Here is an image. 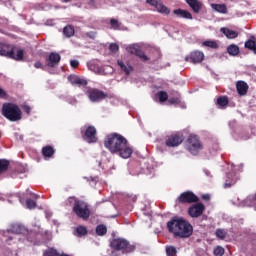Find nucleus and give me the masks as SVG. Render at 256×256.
I'll list each match as a JSON object with an SVG mask.
<instances>
[{
    "instance_id": "obj_1",
    "label": "nucleus",
    "mask_w": 256,
    "mask_h": 256,
    "mask_svg": "<svg viewBox=\"0 0 256 256\" xmlns=\"http://www.w3.org/2000/svg\"><path fill=\"white\" fill-rule=\"evenodd\" d=\"M104 147L112 153L118 154L122 159H129L133 155V147L129 141L119 133H110L104 138Z\"/></svg>"
},
{
    "instance_id": "obj_2",
    "label": "nucleus",
    "mask_w": 256,
    "mask_h": 256,
    "mask_svg": "<svg viewBox=\"0 0 256 256\" xmlns=\"http://www.w3.org/2000/svg\"><path fill=\"white\" fill-rule=\"evenodd\" d=\"M167 229L174 237L189 239L193 235V225L183 217L175 216L167 222Z\"/></svg>"
},
{
    "instance_id": "obj_3",
    "label": "nucleus",
    "mask_w": 256,
    "mask_h": 256,
    "mask_svg": "<svg viewBox=\"0 0 256 256\" xmlns=\"http://www.w3.org/2000/svg\"><path fill=\"white\" fill-rule=\"evenodd\" d=\"M0 57H7L14 61H23V49H17L15 45L0 41Z\"/></svg>"
},
{
    "instance_id": "obj_4",
    "label": "nucleus",
    "mask_w": 256,
    "mask_h": 256,
    "mask_svg": "<svg viewBox=\"0 0 256 256\" xmlns=\"http://www.w3.org/2000/svg\"><path fill=\"white\" fill-rule=\"evenodd\" d=\"M74 199V204L72 211L76 214V217L87 221L91 217V210L89 209V204L83 200L76 199L75 197H69L68 203L71 205V201Z\"/></svg>"
},
{
    "instance_id": "obj_5",
    "label": "nucleus",
    "mask_w": 256,
    "mask_h": 256,
    "mask_svg": "<svg viewBox=\"0 0 256 256\" xmlns=\"http://www.w3.org/2000/svg\"><path fill=\"white\" fill-rule=\"evenodd\" d=\"M2 115L8 121H21L23 119V113L21 112V108L17 106L15 103L6 102L2 105Z\"/></svg>"
},
{
    "instance_id": "obj_6",
    "label": "nucleus",
    "mask_w": 256,
    "mask_h": 256,
    "mask_svg": "<svg viewBox=\"0 0 256 256\" xmlns=\"http://www.w3.org/2000/svg\"><path fill=\"white\" fill-rule=\"evenodd\" d=\"M110 247L112 251H120L123 255L128 253H133L135 251V245L131 244L127 239L124 238H114L110 242Z\"/></svg>"
},
{
    "instance_id": "obj_7",
    "label": "nucleus",
    "mask_w": 256,
    "mask_h": 256,
    "mask_svg": "<svg viewBox=\"0 0 256 256\" xmlns=\"http://www.w3.org/2000/svg\"><path fill=\"white\" fill-rule=\"evenodd\" d=\"M186 149L191 155H199V151L203 150V143L199 140V136L190 135L186 142Z\"/></svg>"
},
{
    "instance_id": "obj_8",
    "label": "nucleus",
    "mask_w": 256,
    "mask_h": 256,
    "mask_svg": "<svg viewBox=\"0 0 256 256\" xmlns=\"http://www.w3.org/2000/svg\"><path fill=\"white\" fill-rule=\"evenodd\" d=\"M86 95L92 103H99V101H103V99H107L109 97L107 93L97 88H88Z\"/></svg>"
},
{
    "instance_id": "obj_9",
    "label": "nucleus",
    "mask_w": 256,
    "mask_h": 256,
    "mask_svg": "<svg viewBox=\"0 0 256 256\" xmlns=\"http://www.w3.org/2000/svg\"><path fill=\"white\" fill-rule=\"evenodd\" d=\"M183 141H185V136H183V133L175 132L166 136L165 145L166 147H179Z\"/></svg>"
},
{
    "instance_id": "obj_10",
    "label": "nucleus",
    "mask_w": 256,
    "mask_h": 256,
    "mask_svg": "<svg viewBox=\"0 0 256 256\" xmlns=\"http://www.w3.org/2000/svg\"><path fill=\"white\" fill-rule=\"evenodd\" d=\"M177 202L181 205H191V203H199V196H196L193 191H185L179 195Z\"/></svg>"
},
{
    "instance_id": "obj_11",
    "label": "nucleus",
    "mask_w": 256,
    "mask_h": 256,
    "mask_svg": "<svg viewBox=\"0 0 256 256\" xmlns=\"http://www.w3.org/2000/svg\"><path fill=\"white\" fill-rule=\"evenodd\" d=\"M204 59L205 54L199 50H194L190 52V54L185 56V61H187V63H193L194 65H196L197 63H203Z\"/></svg>"
},
{
    "instance_id": "obj_12",
    "label": "nucleus",
    "mask_w": 256,
    "mask_h": 256,
    "mask_svg": "<svg viewBox=\"0 0 256 256\" xmlns=\"http://www.w3.org/2000/svg\"><path fill=\"white\" fill-rule=\"evenodd\" d=\"M205 212V205L203 203L196 202V204L188 208V215L194 219L201 217Z\"/></svg>"
},
{
    "instance_id": "obj_13",
    "label": "nucleus",
    "mask_w": 256,
    "mask_h": 256,
    "mask_svg": "<svg viewBox=\"0 0 256 256\" xmlns=\"http://www.w3.org/2000/svg\"><path fill=\"white\" fill-rule=\"evenodd\" d=\"M82 137L87 143H97V128L95 126H88Z\"/></svg>"
},
{
    "instance_id": "obj_14",
    "label": "nucleus",
    "mask_w": 256,
    "mask_h": 256,
    "mask_svg": "<svg viewBox=\"0 0 256 256\" xmlns=\"http://www.w3.org/2000/svg\"><path fill=\"white\" fill-rule=\"evenodd\" d=\"M61 63V54L57 52H51L46 58V65L48 67H57Z\"/></svg>"
},
{
    "instance_id": "obj_15",
    "label": "nucleus",
    "mask_w": 256,
    "mask_h": 256,
    "mask_svg": "<svg viewBox=\"0 0 256 256\" xmlns=\"http://www.w3.org/2000/svg\"><path fill=\"white\" fill-rule=\"evenodd\" d=\"M236 89L238 95H240V97H244V95H247V92L249 91V85L245 81H238L236 83Z\"/></svg>"
},
{
    "instance_id": "obj_16",
    "label": "nucleus",
    "mask_w": 256,
    "mask_h": 256,
    "mask_svg": "<svg viewBox=\"0 0 256 256\" xmlns=\"http://www.w3.org/2000/svg\"><path fill=\"white\" fill-rule=\"evenodd\" d=\"M237 183V178H235V173L229 172L226 174V180L224 183V189H229V187H233Z\"/></svg>"
},
{
    "instance_id": "obj_17",
    "label": "nucleus",
    "mask_w": 256,
    "mask_h": 256,
    "mask_svg": "<svg viewBox=\"0 0 256 256\" xmlns=\"http://www.w3.org/2000/svg\"><path fill=\"white\" fill-rule=\"evenodd\" d=\"M220 32L227 37V39H237L239 37V32L231 30L229 28H221Z\"/></svg>"
},
{
    "instance_id": "obj_18",
    "label": "nucleus",
    "mask_w": 256,
    "mask_h": 256,
    "mask_svg": "<svg viewBox=\"0 0 256 256\" xmlns=\"http://www.w3.org/2000/svg\"><path fill=\"white\" fill-rule=\"evenodd\" d=\"M186 3L192 8L194 13H199L203 8V4L199 0H186Z\"/></svg>"
},
{
    "instance_id": "obj_19",
    "label": "nucleus",
    "mask_w": 256,
    "mask_h": 256,
    "mask_svg": "<svg viewBox=\"0 0 256 256\" xmlns=\"http://www.w3.org/2000/svg\"><path fill=\"white\" fill-rule=\"evenodd\" d=\"M174 15H176L177 17H180L181 19H193V15L191 14V12L187 11V10H183L181 8L176 9L173 11Z\"/></svg>"
},
{
    "instance_id": "obj_20",
    "label": "nucleus",
    "mask_w": 256,
    "mask_h": 256,
    "mask_svg": "<svg viewBox=\"0 0 256 256\" xmlns=\"http://www.w3.org/2000/svg\"><path fill=\"white\" fill-rule=\"evenodd\" d=\"M42 155L46 159H51V157H53L55 155V148H53V146H49V145L44 146L42 148Z\"/></svg>"
},
{
    "instance_id": "obj_21",
    "label": "nucleus",
    "mask_w": 256,
    "mask_h": 256,
    "mask_svg": "<svg viewBox=\"0 0 256 256\" xmlns=\"http://www.w3.org/2000/svg\"><path fill=\"white\" fill-rule=\"evenodd\" d=\"M244 47H245V49H249V51H253V53L256 55L255 36H251V38L245 42Z\"/></svg>"
},
{
    "instance_id": "obj_22",
    "label": "nucleus",
    "mask_w": 256,
    "mask_h": 256,
    "mask_svg": "<svg viewBox=\"0 0 256 256\" xmlns=\"http://www.w3.org/2000/svg\"><path fill=\"white\" fill-rule=\"evenodd\" d=\"M227 53L231 57H237V55H239V53H241V50L239 49V46H237V44H230L227 47Z\"/></svg>"
},
{
    "instance_id": "obj_23",
    "label": "nucleus",
    "mask_w": 256,
    "mask_h": 256,
    "mask_svg": "<svg viewBox=\"0 0 256 256\" xmlns=\"http://www.w3.org/2000/svg\"><path fill=\"white\" fill-rule=\"evenodd\" d=\"M117 65L125 73V75H131V72L133 71V66L125 65V62H123V60H118Z\"/></svg>"
},
{
    "instance_id": "obj_24",
    "label": "nucleus",
    "mask_w": 256,
    "mask_h": 256,
    "mask_svg": "<svg viewBox=\"0 0 256 256\" xmlns=\"http://www.w3.org/2000/svg\"><path fill=\"white\" fill-rule=\"evenodd\" d=\"M211 7L214 11H217V13L227 14V5L225 4H211Z\"/></svg>"
},
{
    "instance_id": "obj_25",
    "label": "nucleus",
    "mask_w": 256,
    "mask_h": 256,
    "mask_svg": "<svg viewBox=\"0 0 256 256\" xmlns=\"http://www.w3.org/2000/svg\"><path fill=\"white\" fill-rule=\"evenodd\" d=\"M155 9L158 11V13H161L162 15H169V13H171V9H169L163 3L158 2Z\"/></svg>"
},
{
    "instance_id": "obj_26",
    "label": "nucleus",
    "mask_w": 256,
    "mask_h": 256,
    "mask_svg": "<svg viewBox=\"0 0 256 256\" xmlns=\"http://www.w3.org/2000/svg\"><path fill=\"white\" fill-rule=\"evenodd\" d=\"M63 35L65 37H73L75 35V27L73 25H67L63 28Z\"/></svg>"
},
{
    "instance_id": "obj_27",
    "label": "nucleus",
    "mask_w": 256,
    "mask_h": 256,
    "mask_svg": "<svg viewBox=\"0 0 256 256\" xmlns=\"http://www.w3.org/2000/svg\"><path fill=\"white\" fill-rule=\"evenodd\" d=\"M217 105L219 107H227L229 105V98L227 96H219L217 98Z\"/></svg>"
},
{
    "instance_id": "obj_28",
    "label": "nucleus",
    "mask_w": 256,
    "mask_h": 256,
    "mask_svg": "<svg viewBox=\"0 0 256 256\" xmlns=\"http://www.w3.org/2000/svg\"><path fill=\"white\" fill-rule=\"evenodd\" d=\"M10 162L7 159H0V175L9 169Z\"/></svg>"
},
{
    "instance_id": "obj_29",
    "label": "nucleus",
    "mask_w": 256,
    "mask_h": 256,
    "mask_svg": "<svg viewBox=\"0 0 256 256\" xmlns=\"http://www.w3.org/2000/svg\"><path fill=\"white\" fill-rule=\"evenodd\" d=\"M88 231H87V227L80 225L76 228V235L77 237H85V235H87Z\"/></svg>"
},
{
    "instance_id": "obj_30",
    "label": "nucleus",
    "mask_w": 256,
    "mask_h": 256,
    "mask_svg": "<svg viewBox=\"0 0 256 256\" xmlns=\"http://www.w3.org/2000/svg\"><path fill=\"white\" fill-rule=\"evenodd\" d=\"M96 234L100 237H103V235H107V226L100 224L96 227Z\"/></svg>"
},
{
    "instance_id": "obj_31",
    "label": "nucleus",
    "mask_w": 256,
    "mask_h": 256,
    "mask_svg": "<svg viewBox=\"0 0 256 256\" xmlns=\"http://www.w3.org/2000/svg\"><path fill=\"white\" fill-rule=\"evenodd\" d=\"M204 47H210V49H219V44L215 40H208L203 42Z\"/></svg>"
},
{
    "instance_id": "obj_32",
    "label": "nucleus",
    "mask_w": 256,
    "mask_h": 256,
    "mask_svg": "<svg viewBox=\"0 0 256 256\" xmlns=\"http://www.w3.org/2000/svg\"><path fill=\"white\" fill-rule=\"evenodd\" d=\"M158 99L160 103H165L169 99V94L165 91L158 92Z\"/></svg>"
},
{
    "instance_id": "obj_33",
    "label": "nucleus",
    "mask_w": 256,
    "mask_h": 256,
    "mask_svg": "<svg viewBox=\"0 0 256 256\" xmlns=\"http://www.w3.org/2000/svg\"><path fill=\"white\" fill-rule=\"evenodd\" d=\"M136 57H139V59H141V61H144V62L149 61V58L147 57V55H145V52L139 48L136 52Z\"/></svg>"
},
{
    "instance_id": "obj_34",
    "label": "nucleus",
    "mask_w": 256,
    "mask_h": 256,
    "mask_svg": "<svg viewBox=\"0 0 256 256\" xmlns=\"http://www.w3.org/2000/svg\"><path fill=\"white\" fill-rule=\"evenodd\" d=\"M166 255L167 256L177 255V248L175 246H166Z\"/></svg>"
},
{
    "instance_id": "obj_35",
    "label": "nucleus",
    "mask_w": 256,
    "mask_h": 256,
    "mask_svg": "<svg viewBox=\"0 0 256 256\" xmlns=\"http://www.w3.org/2000/svg\"><path fill=\"white\" fill-rule=\"evenodd\" d=\"M27 209H35L37 207V202L31 198L26 199Z\"/></svg>"
},
{
    "instance_id": "obj_36",
    "label": "nucleus",
    "mask_w": 256,
    "mask_h": 256,
    "mask_svg": "<svg viewBox=\"0 0 256 256\" xmlns=\"http://www.w3.org/2000/svg\"><path fill=\"white\" fill-rule=\"evenodd\" d=\"M43 256H61V255H59V252L57 250L53 248H49L44 252Z\"/></svg>"
},
{
    "instance_id": "obj_37",
    "label": "nucleus",
    "mask_w": 256,
    "mask_h": 256,
    "mask_svg": "<svg viewBox=\"0 0 256 256\" xmlns=\"http://www.w3.org/2000/svg\"><path fill=\"white\" fill-rule=\"evenodd\" d=\"M214 255L215 256H223V255H225V248L221 247V246H217L214 249Z\"/></svg>"
},
{
    "instance_id": "obj_38",
    "label": "nucleus",
    "mask_w": 256,
    "mask_h": 256,
    "mask_svg": "<svg viewBox=\"0 0 256 256\" xmlns=\"http://www.w3.org/2000/svg\"><path fill=\"white\" fill-rule=\"evenodd\" d=\"M79 80V76L75 74H71L68 76V81L71 83V85H77V81Z\"/></svg>"
},
{
    "instance_id": "obj_39",
    "label": "nucleus",
    "mask_w": 256,
    "mask_h": 256,
    "mask_svg": "<svg viewBox=\"0 0 256 256\" xmlns=\"http://www.w3.org/2000/svg\"><path fill=\"white\" fill-rule=\"evenodd\" d=\"M88 83H89V82L87 81V79L79 77L78 80H77V82H76V85H77L78 87H87V84H88Z\"/></svg>"
},
{
    "instance_id": "obj_40",
    "label": "nucleus",
    "mask_w": 256,
    "mask_h": 256,
    "mask_svg": "<svg viewBox=\"0 0 256 256\" xmlns=\"http://www.w3.org/2000/svg\"><path fill=\"white\" fill-rule=\"evenodd\" d=\"M216 237H218V239H225V237H227V233L225 232V230L217 229Z\"/></svg>"
},
{
    "instance_id": "obj_41",
    "label": "nucleus",
    "mask_w": 256,
    "mask_h": 256,
    "mask_svg": "<svg viewBox=\"0 0 256 256\" xmlns=\"http://www.w3.org/2000/svg\"><path fill=\"white\" fill-rule=\"evenodd\" d=\"M109 51H111V53H118L119 52V44L111 43L109 45Z\"/></svg>"
},
{
    "instance_id": "obj_42",
    "label": "nucleus",
    "mask_w": 256,
    "mask_h": 256,
    "mask_svg": "<svg viewBox=\"0 0 256 256\" xmlns=\"http://www.w3.org/2000/svg\"><path fill=\"white\" fill-rule=\"evenodd\" d=\"M110 25L113 27V29H119V21L117 19H111Z\"/></svg>"
},
{
    "instance_id": "obj_43",
    "label": "nucleus",
    "mask_w": 256,
    "mask_h": 256,
    "mask_svg": "<svg viewBox=\"0 0 256 256\" xmlns=\"http://www.w3.org/2000/svg\"><path fill=\"white\" fill-rule=\"evenodd\" d=\"M168 103H170V105H179V103H181V99H179V98H170L168 100Z\"/></svg>"
},
{
    "instance_id": "obj_44",
    "label": "nucleus",
    "mask_w": 256,
    "mask_h": 256,
    "mask_svg": "<svg viewBox=\"0 0 256 256\" xmlns=\"http://www.w3.org/2000/svg\"><path fill=\"white\" fill-rule=\"evenodd\" d=\"M89 9H97V2L95 0H88Z\"/></svg>"
},
{
    "instance_id": "obj_45",
    "label": "nucleus",
    "mask_w": 256,
    "mask_h": 256,
    "mask_svg": "<svg viewBox=\"0 0 256 256\" xmlns=\"http://www.w3.org/2000/svg\"><path fill=\"white\" fill-rule=\"evenodd\" d=\"M70 65L73 69H77L79 67V60H71Z\"/></svg>"
},
{
    "instance_id": "obj_46",
    "label": "nucleus",
    "mask_w": 256,
    "mask_h": 256,
    "mask_svg": "<svg viewBox=\"0 0 256 256\" xmlns=\"http://www.w3.org/2000/svg\"><path fill=\"white\" fill-rule=\"evenodd\" d=\"M138 49L139 48H136V47H133V46L128 47V51L131 53V55H137Z\"/></svg>"
},
{
    "instance_id": "obj_47",
    "label": "nucleus",
    "mask_w": 256,
    "mask_h": 256,
    "mask_svg": "<svg viewBox=\"0 0 256 256\" xmlns=\"http://www.w3.org/2000/svg\"><path fill=\"white\" fill-rule=\"evenodd\" d=\"M86 37H89V39H95V37H97V33L96 32H87L85 33Z\"/></svg>"
},
{
    "instance_id": "obj_48",
    "label": "nucleus",
    "mask_w": 256,
    "mask_h": 256,
    "mask_svg": "<svg viewBox=\"0 0 256 256\" xmlns=\"http://www.w3.org/2000/svg\"><path fill=\"white\" fill-rule=\"evenodd\" d=\"M22 109H23L24 112H26L27 115L31 114V106L24 105V106H22Z\"/></svg>"
},
{
    "instance_id": "obj_49",
    "label": "nucleus",
    "mask_w": 256,
    "mask_h": 256,
    "mask_svg": "<svg viewBox=\"0 0 256 256\" xmlns=\"http://www.w3.org/2000/svg\"><path fill=\"white\" fill-rule=\"evenodd\" d=\"M146 3L148 5H151V7H156V5L159 3L157 0H146Z\"/></svg>"
},
{
    "instance_id": "obj_50",
    "label": "nucleus",
    "mask_w": 256,
    "mask_h": 256,
    "mask_svg": "<svg viewBox=\"0 0 256 256\" xmlns=\"http://www.w3.org/2000/svg\"><path fill=\"white\" fill-rule=\"evenodd\" d=\"M12 232H13V233H16V234L21 233V226H19V225L13 226Z\"/></svg>"
},
{
    "instance_id": "obj_51",
    "label": "nucleus",
    "mask_w": 256,
    "mask_h": 256,
    "mask_svg": "<svg viewBox=\"0 0 256 256\" xmlns=\"http://www.w3.org/2000/svg\"><path fill=\"white\" fill-rule=\"evenodd\" d=\"M5 97H7V92L3 88H0V99H5Z\"/></svg>"
},
{
    "instance_id": "obj_52",
    "label": "nucleus",
    "mask_w": 256,
    "mask_h": 256,
    "mask_svg": "<svg viewBox=\"0 0 256 256\" xmlns=\"http://www.w3.org/2000/svg\"><path fill=\"white\" fill-rule=\"evenodd\" d=\"M34 67L36 69H42L43 68V64L40 61H37L34 63Z\"/></svg>"
},
{
    "instance_id": "obj_53",
    "label": "nucleus",
    "mask_w": 256,
    "mask_h": 256,
    "mask_svg": "<svg viewBox=\"0 0 256 256\" xmlns=\"http://www.w3.org/2000/svg\"><path fill=\"white\" fill-rule=\"evenodd\" d=\"M202 199L204 201H209V199H211V196H209V194H204V195H202Z\"/></svg>"
},
{
    "instance_id": "obj_54",
    "label": "nucleus",
    "mask_w": 256,
    "mask_h": 256,
    "mask_svg": "<svg viewBox=\"0 0 256 256\" xmlns=\"http://www.w3.org/2000/svg\"><path fill=\"white\" fill-rule=\"evenodd\" d=\"M110 256H119V252H117V251H111Z\"/></svg>"
},
{
    "instance_id": "obj_55",
    "label": "nucleus",
    "mask_w": 256,
    "mask_h": 256,
    "mask_svg": "<svg viewBox=\"0 0 256 256\" xmlns=\"http://www.w3.org/2000/svg\"><path fill=\"white\" fill-rule=\"evenodd\" d=\"M32 197H33V199H35V201H37V199H39V195L38 194H32Z\"/></svg>"
},
{
    "instance_id": "obj_56",
    "label": "nucleus",
    "mask_w": 256,
    "mask_h": 256,
    "mask_svg": "<svg viewBox=\"0 0 256 256\" xmlns=\"http://www.w3.org/2000/svg\"><path fill=\"white\" fill-rule=\"evenodd\" d=\"M64 1V3H71V1H73V0H63Z\"/></svg>"
},
{
    "instance_id": "obj_57",
    "label": "nucleus",
    "mask_w": 256,
    "mask_h": 256,
    "mask_svg": "<svg viewBox=\"0 0 256 256\" xmlns=\"http://www.w3.org/2000/svg\"><path fill=\"white\" fill-rule=\"evenodd\" d=\"M12 240H13V238H12V237H10V238H9V241H12Z\"/></svg>"
}]
</instances>
